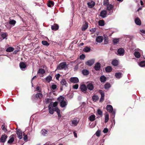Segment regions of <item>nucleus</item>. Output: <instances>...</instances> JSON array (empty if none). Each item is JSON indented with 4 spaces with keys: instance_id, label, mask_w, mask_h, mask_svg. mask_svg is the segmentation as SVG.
Wrapping results in <instances>:
<instances>
[{
    "instance_id": "1",
    "label": "nucleus",
    "mask_w": 145,
    "mask_h": 145,
    "mask_svg": "<svg viewBox=\"0 0 145 145\" xmlns=\"http://www.w3.org/2000/svg\"><path fill=\"white\" fill-rule=\"evenodd\" d=\"M58 100L60 103V106L61 107H65L67 105V102L65 99L64 97L60 96L58 98Z\"/></svg>"
},
{
    "instance_id": "2",
    "label": "nucleus",
    "mask_w": 145,
    "mask_h": 145,
    "mask_svg": "<svg viewBox=\"0 0 145 145\" xmlns=\"http://www.w3.org/2000/svg\"><path fill=\"white\" fill-rule=\"evenodd\" d=\"M58 104L57 102H55L54 103L51 102L50 103L49 106H48V110L49 113L52 114H53L54 111V107H56Z\"/></svg>"
},
{
    "instance_id": "3",
    "label": "nucleus",
    "mask_w": 145,
    "mask_h": 145,
    "mask_svg": "<svg viewBox=\"0 0 145 145\" xmlns=\"http://www.w3.org/2000/svg\"><path fill=\"white\" fill-rule=\"evenodd\" d=\"M67 67V65L65 62H63L60 63L57 67V70L66 69Z\"/></svg>"
},
{
    "instance_id": "4",
    "label": "nucleus",
    "mask_w": 145,
    "mask_h": 145,
    "mask_svg": "<svg viewBox=\"0 0 145 145\" xmlns=\"http://www.w3.org/2000/svg\"><path fill=\"white\" fill-rule=\"evenodd\" d=\"M86 86L87 89L89 90H93L94 88L93 82L91 81L88 82L87 83Z\"/></svg>"
},
{
    "instance_id": "5",
    "label": "nucleus",
    "mask_w": 145,
    "mask_h": 145,
    "mask_svg": "<svg viewBox=\"0 0 145 145\" xmlns=\"http://www.w3.org/2000/svg\"><path fill=\"white\" fill-rule=\"evenodd\" d=\"M142 51L138 48L135 49L134 53L135 57L137 58H139L140 57V53Z\"/></svg>"
},
{
    "instance_id": "6",
    "label": "nucleus",
    "mask_w": 145,
    "mask_h": 145,
    "mask_svg": "<svg viewBox=\"0 0 145 145\" xmlns=\"http://www.w3.org/2000/svg\"><path fill=\"white\" fill-rule=\"evenodd\" d=\"M106 7V9L107 10L110 11L108 13V14L110 15L113 12L112 9L114 7V6L112 4H109Z\"/></svg>"
},
{
    "instance_id": "7",
    "label": "nucleus",
    "mask_w": 145,
    "mask_h": 145,
    "mask_svg": "<svg viewBox=\"0 0 145 145\" xmlns=\"http://www.w3.org/2000/svg\"><path fill=\"white\" fill-rule=\"evenodd\" d=\"M16 133L17 135L18 138L20 139H21L22 138V133L21 130L18 129L16 130Z\"/></svg>"
},
{
    "instance_id": "8",
    "label": "nucleus",
    "mask_w": 145,
    "mask_h": 145,
    "mask_svg": "<svg viewBox=\"0 0 145 145\" xmlns=\"http://www.w3.org/2000/svg\"><path fill=\"white\" fill-rule=\"evenodd\" d=\"M70 81L72 83L76 84L79 82V79L76 77H71L70 79Z\"/></svg>"
},
{
    "instance_id": "9",
    "label": "nucleus",
    "mask_w": 145,
    "mask_h": 145,
    "mask_svg": "<svg viewBox=\"0 0 145 145\" xmlns=\"http://www.w3.org/2000/svg\"><path fill=\"white\" fill-rule=\"evenodd\" d=\"M14 135H12L9 137V139L7 141L8 144H12L14 141Z\"/></svg>"
},
{
    "instance_id": "10",
    "label": "nucleus",
    "mask_w": 145,
    "mask_h": 145,
    "mask_svg": "<svg viewBox=\"0 0 145 145\" xmlns=\"http://www.w3.org/2000/svg\"><path fill=\"white\" fill-rule=\"evenodd\" d=\"M45 73V70L43 69H40L38 72V73L40 77L43 76V74Z\"/></svg>"
},
{
    "instance_id": "11",
    "label": "nucleus",
    "mask_w": 145,
    "mask_h": 145,
    "mask_svg": "<svg viewBox=\"0 0 145 145\" xmlns=\"http://www.w3.org/2000/svg\"><path fill=\"white\" fill-rule=\"evenodd\" d=\"M7 136L6 135H2L0 139V142H4L6 140Z\"/></svg>"
},
{
    "instance_id": "12",
    "label": "nucleus",
    "mask_w": 145,
    "mask_h": 145,
    "mask_svg": "<svg viewBox=\"0 0 145 145\" xmlns=\"http://www.w3.org/2000/svg\"><path fill=\"white\" fill-rule=\"evenodd\" d=\"M107 12L106 10H103L101 11L100 14V16L103 18H105L106 17Z\"/></svg>"
},
{
    "instance_id": "13",
    "label": "nucleus",
    "mask_w": 145,
    "mask_h": 145,
    "mask_svg": "<svg viewBox=\"0 0 145 145\" xmlns=\"http://www.w3.org/2000/svg\"><path fill=\"white\" fill-rule=\"evenodd\" d=\"M106 109L107 111L110 113H112L113 110L112 106L110 105H108L107 106Z\"/></svg>"
},
{
    "instance_id": "14",
    "label": "nucleus",
    "mask_w": 145,
    "mask_h": 145,
    "mask_svg": "<svg viewBox=\"0 0 145 145\" xmlns=\"http://www.w3.org/2000/svg\"><path fill=\"white\" fill-rule=\"evenodd\" d=\"M20 67L21 69L23 71L25 70V69L26 67V65L24 62L20 63Z\"/></svg>"
},
{
    "instance_id": "15",
    "label": "nucleus",
    "mask_w": 145,
    "mask_h": 145,
    "mask_svg": "<svg viewBox=\"0 0 145 145\" xmlns=\"http://www.w3.org/2000/svg\"><path fill=\"white\" fill-rule=\"evenodd\" d=\"M80 88L81 90L83 92H86L87 90V86L84 84L81 85Z\"/></svg>"
},
{
    "instance_id": "16",
    "label": "nucleus",
    "mask_w": 145,
    "mask_h": 145,
    "mask_svg": "<svg viewBox=\"0 0 145 145\" xmlns=\"http://www.w3.org/2000/svg\"><path fill=\"white\" fill-rule=\"evenodd\" d=\"M103 37L101 36H98L96 38V41L99 43H100L102 42L103 40Z\"/></svg>"
},
{
    "instance_id": "17",
    "label": "nucleus",
    "mask_w": 145,
    "mask_h": 145,
    "mask_svg": "<svg viewBox=\"0 0 145 145\" xmlns=\"http://www.w3.org/2000/svg\"><path fill=\"white\" fill-rule=\"evenodd\" d=\"M101 68V65L100 63H96L94 66V69L96 71H98Z\"/></svg>"
},
{
    "instance_id": "18",
    "label": "nucleus",
    "mask_w": 145,
    "mask_h": 145,
    "mask_svg": "<svg viewBox=\"0 0 145 145\" xmlns=\"http://www.w3.org/2000/svg\"><path fill=\"white\" fill-rule=\"evenodd\" d=\"M88 7L90 8H92L95 5V3L93 1H91L87 3Z\"/></svg>"
},
{
    "instance_id": "19",
    "label": "nucleus",
    "mask_w": 145,
    "mask_h": 145,
    "mask_svg": "<svg viewBox=\"0 0 145 145\" xmlns=\"http://www.w3.org/2000/svg\"><path fill=\"white\" fill-rule=\"evenodd\" d=\"M79 120H77L75 119L72 121V125H71L72 126H76L78 123Z\"/></svg>"
},
{
    "instance_id": "20",
    "label": "nucleus",
    "mask_w": 145,
    "mask_h": 145,
    "mask_svg": "<svg viewBox=\"0 0 145 145\" xmlns=\"http://www.w3.org/2000/svg\"><path fill=\"white\" fill-rule=\"evenodd\" d=\"M118 54L120 55H123L124 53V50L123 49L120 48L118 49Z\"/></svg>"
},
{
    "instance_id": "21",
    "label": "nucleus",
    "mask_w": 145,
    "mask_h": 145,
    "mask_svg": "<svg viewBox=\"0 0 145 145\" xmlns=\"http://www.w3.org/2000/svg\"><path fill=\"white\" fill-rule=\"evenodd\" d=\"M135 24L139 25H140L141 24V21L140 19L138 18H137L135 20Z\"/></svg>"
},
{
    "instance_id": "22",
    "label": "nucleus",
    "mask_w": 145,
    "mask_h": 145,
    "mask_svg": "<svg viewBox=\"0 0 145 145\" xmlns=\"http://www.w3.org/2000/svg\"><path fill=\"white\" fill-rule=\"evenodd\" d=\"M94 60L91 59L88 60L86 62V64L87 65L89 66H91L94 63Z\"/></svg>"
},
{
    "instance_id": "23",
    "label": "nucleus",
    "mask_w": 145,
    "mask_h": 145,
    "mask_svg": "<svg viewBox=\"0 0 145 145\" xmlns=\"http://www.w3.org/2000/svg\"><path fill=\"white\" fill-rule=\"evenodd\" d=\"M95 116L94 114H93L90 115L88 118V119L89 120L91 121H94L95 120Z\"/></svg>"
},
{
    "instance_id": "24",
    "label": "nucleus",
    "mask_w": 145,
    "mask_h": 145,
    "mask_svg": "<svg viewBox=\"0 0 145 145\" xmlns=\"http://www.w3.org/2000/svg\"><path fill=\"white\" fill-rule=\"evenodd\" d=\"M42 97V94L41 93H37L35 96L34 97V98H36V99H38V98L39 99H41Z\"/></svg>"
},
{
    "instance_id": "25",
    "label": "nucleus",
    "mask_w": 145,
    "mask_h": 145,
    "mask_svg": "<svg viewBox=\"0 0 145 145\" xmlns=\"http://www.w3.org/2000/svg\"><path fill=\"white\" fill-rule=\"evenodd\" d=\"M88 24L86 22L85 24L82 27V29L83 31H84L86 30L88 27Z\"/></svg>"
},
{
    "instance_id": "26",
    "label": "nucleus",
    "mask_w": 145,
    "mask_h": 145,
    "mask_svg": "<svg viewBox=\"0 0 145 145\" xmlns=\"http://www.w3.org/2000/svg\"><path fill=\"white\" fill-rule=\"evenodd\" d=\"M48 132L45 129H42L41 131V133L44 136H46L48 134Z\"/></svg>"
},
{
    "instance_id": "27",
    "label": "nucleus",
    "mask_w": 145,
    "mask_h": 145,
    "mask_svg": "<svg viewBox=\"0 0 145 145\" xmlns=\"http://www.w3.org/2000/svg\"><path fill=\"white\" fill-rule=\"evenodd\" d=\"M105 70L106 72H109L112 71V69L111 67L108 66L106 67Z\"/></svg>"
},
{
    "instance_id": "28",
    "label": "nucleus",
    "mask_w": 145,
    "mask_h": 145,
    "mask_svg": "<svg viewBox=\"0 0 145 145\" xmlns=\"http://www.w3.org/2000/svg\"><path fill=\"white\" fill-rule=\"evenodd\" d=\"M115 76L118 79H120L122 76V73L120 72L116 73L115 74Z\"/></svg>"
},
{
    "instance_id": "29",
    "label": "nucleus",
    "mask_w": 145,
    "mask_h": 145,
    "mask_svg": "<svg viewBox=\"0 0 145 145\" xmlns=\"http://www.w3.org/2000/svg\"><path fill=\"white\" fill-rule=\"evenodd\" d=\"M1 36L2 38V39H7V33H2L1 34Z\"/></svg>"
},
{
    "instance_id": "30",
    "label": "nucleus",
    "mask_w": 145,
    "mask_h": 145,
    "mask_svg": "<svg viewBox=\"0 0 145 145\" xmlns=\"http://www.w3.org/2000/svg\"><path fill=\"white\" fill-rule=\"evenodd\" d=\"M112 64L114 66H117L118 65V61L117 60H114L112 61Z\"/></svg>"
},
{
    "instance_id": "31",
    "label": "nucleus",
    "mask_w": 145,
    "mask_h": 145,
    "mask_svg": "<svg viewBox=\"0 0 145 145\" xmlns=\"http://www.w3.org/2000/svg\"><path fill=\"white\" fill-rule=\"evenodd\" d=\"M61 84L62 85H64L67 86V82L65 79H63L61 82Z\"/></svg>"
},
{
    "instance_id": "32",
    "label": "nucleus",
    "mask_w": 145,
    "mask_h": 145,
    "mask_svg": "<svg viewBox=\"0 0 145 145\" xmlns=\"http://www.w3.org/2000/svg\"><path fill=\"white\" fill-rule=\"evenodd\" d=\"M100 80L102 82H104L106 80V78L104 76H102L100 78Z\"/></svg>"
},
{
    "instance_id": "33",
    "label": "nucleus",
    "mask_w": 145,
    "mask_h": 145,
    "mask_svg": "<svg viewBox=\"0 0 145 145\" xmlns=\"http://www.w3.org/2000/svg\"><path fill=\"white\" fill-rule=\"evenodd\" d=\"M59 28V26L58 25H53L51 26V28L52 30H56L58 29Z\"/></svg>"
},
{
    "instance_id": "34",
    "label": "nucleus",
    "mask_w": 145,
    "mask_h": 145,
    "mask_svg": "<svg viewBox=\"0 0 145 145\" xmlns=\"http://www.w3.org/2000/svg\"><path fill=\"white\" fill-rule=\"evenodd\" d=\"M52 77L51 76L49 75L45 79L47 82H49L52 80Z\"/></svg>"
},
{
    "instance_id": "35",
    "label": "nucleus",
    "mask_w": 145,
    "mask_h": 145,
    "mask_svg": "<svg viewBox=\"0 0 145 145\" xmlns=\"http://www.w3.org/2000/svg\"><path fill=\"white\" fill-rule=\"evenodd\" d=\"M14 48L12 47H10L7 48L6 50V51L7 52H11L14 51Z\"/></svg>"
},
{
    "instance_id": "36",
    "label": "nucleus",
    "mask_w": 145,
    "mask_h": 145,
    "mask_svg": "<svg viewBox=\"0 0 145 145\" xmlns=\"http://www.w3.org/2000/svg\"><path fill=\"white\" fill-rule=\"evenodd\" d=\"M54 5V2L52 1H49L48 6L49 7H51Z\"/></svg>"
},
{
    "instance_id": "37",
    "label": "nucleus",
    "mask_w": 145,
    "mask_h": 145,
    "mask_svg": "<svg viewBox=\"0 0 145 145\" xmlns=\"http://www.w3.org/2000/svg\"><path fill=\"white\" fill-rule=\"evenodd\" d=\"M138 65L139 66L141 67H145V61H141L138 63Z\"/></svg>"
},
{
    "instance_id": "38",
    "label": "nucleus",
    "mask_w": 145,
    "mask_h": 145,
    "mask_svg": "<svg viewBox=\"0 0 145 145\" xmlns=\"http://www.w3.org/2000/svg\"><path fill=\"white\" fill-rule=\"evenodd\" d=\"M91 50L90 48L88 46L85 47L83 50V51L86 52H88L90 51Z\"/></svg>"
},
{
    "instance_id": "39",
    "label": "nucleus",
    "mask_w": 145,
    "mask_h": 145,
    "mask_svg": "<svg viewBox=\"0 0 145 145\" xmlns=\"http://www.w3.org/2000/svg\"><path fill=\"white\" fill-rule=\"evenodd\" d=\"M99 25L101 26H103L105 25L104 21L103 20H100L98 22Z\"/></svg>"
},
{
    "instance_id": "40",
    "label": "nucleus",
    "mask_w": 145,
    "mask_h": 145,
    "mask_svg": "<svg viewBox=\"0 0 145 145\" xmlns=\"http://www.w3.org/2000/svg\"><path fill=\"white\" fill-rule=\"evenodd\" d=\"M16 23V21L13 20H10L9 22V24L13 26Z\"/></svg>"
},
{
    "instance_id": "41",
    "label": "nucleus",
    "mask_w": 145,
    "mask_h": 145,
    "mask_svg": "<svg viewBox=\"0 0 145 145\" xmlns=\"http://www.w3.org/2000/svg\"><path fill=\"white\" fill-rule=\"evenodd\" d=\"M109 0H104L103 2V5L106 6L108 5L109 4Z\"/></svg>"
},
{
    "instance_id": "42",
    "label": "nucleus",
    "mask_w": 145,
    "mask_h": 145,
    "mask_svg": "<svg viewBox=\"0 0 145 145\" xmlns=\"http://www.w3.org/2000/svg\"><path fill=\"white\" fill-rule=\"evenodd\" d=\"M110 87V84L108 83H106L105 85V88L106 89H108Z\"/></svg>"
},
{
    "instance_id": "43",
    "label": "nucleus",
    "mask_w": 145,
    "mask_h": 145,
    "mask_svg": "<svg viewBox=\"0 0 145 145\" xmlns=\"http://www.w3.org/2000/svg\"><path fill=\"white\" fill-rule=\"evenodd\" d=\"M109 120V115L108 114H106L105 116V122H107Z\"/></svg>"
},
{
    "instance_id": "44",
    "label": "nucleus",
    "mask_w": 145,
    "mask_h": 145,
    "mask_svg": "<svg viewBox=\"0 0 145 145\" xmlns=\"http://www.w3.org/2000/svg\"><path fill=\"white\" fill-rule=\"evenodd\" d=\"M92 99L94 101H97L99 99V97L97 96L94 95L92 97Z\"/></svg>"
},
{
    "instance_id": "45",
    "label": "nucleus",
    "mask_w": 145,
    "mask_h": 145,
    "mask_svg": "<svg viewBox=\"0 0 145 145\" xmlns=\"http://www.w3.org/2000/svg\"><path fill=\"white\" fill-rule=\"evenodd\" d=\"M82 73L84 75H87L89 74V71L86 69H84L82 71Z\"/></svg>"
},
{
    "instance_id": "46",
    "label": "nucleus",
    "mask_w": 145,
    "mask_h": 145,
    "mask_svg": "<svg viewBox=\"0 0 145 145\" xmlns=\"http://www.w3.org/2000/svg\"><path fill=\"white\" fill-rule=\"evenodd\" d=\"M119 41V39H115L113 40V41L114 44H117Z\"/></svg>"
},
{
    "instance_id": "47",
    "label": "nucleus",
    "mask_w": 145,
    "mask_h": 145,
    "mask_svg": "<svg viewBox=\"0 0 145 145\" xmlns=\"http://www.w3.org/2000/svg\"><path fill=\"white\" fill-rule=\"evenodd\" d=\"M1 128L2 129V130L4 131L5 133H6L7 132V130L4 125H2L1 126Z\"/></svg>"
},
{
    "instance_id": "48",
    "label": "nucleus",
    "mask_w": 145,
    "mask_h": 145,
    "mask_svg": "<svg viewBox=\"0 0 145 145\" xmlns=\"http://www.w3.org/2000/svg\"><path fill=\"white\" fill-rule=\"evenodd\" d=\"M42 43L43 45L47 46L49 45V44L47 41L45 40L42 41Z\"/></svg>"
},
{
    "instance_id": "49",
    "label": "nucleus",
    "mask_w": 145,
    "mask_h": 145,
    "mask_svg": "<svg viewBox=\"0 0 145 145\" xmlns=\"http://www.w3.org/2000/svg\"><path fill=\"white\" fill-rule=\"evenodd\" d=\"M97 113L100 115L102 116L103 115L102 111L100 109H98L97 110Z\"/></svg>"
},
{
    "instance_id": "50",
    "label": "nucleus",
    "mask_w": 145,
    "mask_h": 145,
    "mask_svg": "<svg viewBox=\"0 0 145 145\" xmlns=\"http://www.w3.org/2000/svg\"><path fill=\"white\" fill-rule=\"evenodd\" d=\"M101 131L99 130H98L95 133L96 135L98 137H99L100 135Z\"/></svg>"
},
{
    "instance_id": "51",
    "label": "nucleus",
    "mask_w": 145,
    "mask_h": 145,
    "mask_svg": "<svg viewBox=\"0 0 145 145\" xmlns=\"http://www.w3.org/2000/svg\"><path fill=\"white\" fill-rule=\"evenodd\" d=\"M51 101V99L50 98H46L45 99L44 102L45 103L47 104L50 102Z\"/></svg>"
},
{
    "instance_id": "52",
    "label": "nucleus",
    "mask_w": 145,
    "mask_h": 145,
    "mask_svg": "<svg viewBox=\"0 0 145 145\" xmlns=\"http://www.w3.org/2000/svg\"><path fill=\"white\" fill-rule=\"evenodd\" d=\"M54 110L55 111H56L57 112V113L60 112V110L57 107V106L56 107H54Z\"/></svg>"
},
{
    "instance_id": "53",
    "label": "nucleus",
    "mask_w": 145,
    "mask_h": 145,
    "mask_svg": "<svg viewBox=\"0 0 145 145\" xmlns=\"http://www.w3.org/2000/svg\"><path fill=\"white\" fill-rule=\"evenodd\" d=\"M99 92L100 93L101 96L105 97V94L104 92L103 91L101 90H99Z\"/></svg>"
},
{
    "instance_id": "54",
    "label": "nucleus",
    "mask_w": 145,
    "mask_h": 145,
    "mask_svg": "<svg viewBox=\"0 0 145 145\" xmlns=\"http://www.w3.org/2000/svg\"><path fill=\"white\" fill-rule=\"evenodd\" d=\"M51 88L52 89L54 90L56 89L57 86L55 84L52 85L51 86Z\"/></svg>"
},
{
    "instance_id": "55",
    "label": "nucleus",
    "mask_w": 145,
    "mask_h": 145,
    "mask_svg": "<svg viewBox=\"0 0 145 145\" xmlns=\"http://www.w3.org/2000/svg\"><path fill=\"white\" fill-rule=\"evenodd\" d=\"M108 130L107 128H105L103 131V132L104 133H107L108 131Z\"/></svg>"
},
{
    "instance_id": "56",
    "label": "nucleus",
    "mask_w": 145,
    "mask_h": 145,
    "mask_svg": "<svg viewBox=\"0 0 145 145\" xmlns=\"http://www.w3.org/2000/svg\"><path fill=\"white\" fill-rule=\"evenodd\" d=\"M80 57L81 59H84L85 57V56L84 54H82L80 56Z\"/></svg>"
},
{
    "instance_id": "57",
    "label": "nucleus",
    "mask_w": 145,
    "mask_h": 145,
    "mask_svg": "<svg viewBox=\"0 0 145 145\" xmlns=\"http://www.w3.org/2000/svg\"><path fill=\"white\" fill-rule=\"evenodd\" d=\"M78 87V84H76L73 85V88L74 89H77Z\"/></svg>"
},
{
    "instance_id": "58",
    "label": "nucleus",
    "mask_w": 145,
    "mask_h": 145,
    "mask_svg": "<svg viewBox=\"0 0 145 145\" xmlns=\"http://www.w3.org/2000/svg\"><path fill=\"white\" fill-rule=\"evenodd\" d=\"M24 140L25 141H27V135H24Z\"/></svg>"
},
{
    "instance_id": "59",
    "label": "nucleus",
    "mask_w": 145,
    "mask_h": 145,
    "mask_svg": "<svg viewBox=\"0 0 145 145\" xmlns=\"http://www.w3.org/2000/svg\"><path fill=\"white\" fill-rule=\"evenodd\" d=\"M60 76V75L59 73L57 74L56 75V79L57 80H59V78Z\"/></svg>"
},
{
    "instance_id": "60",
    "label": "nucleus",
    "mask_w": 145,
    "mask_h": 145,
    "mask_svg": "<svg viewBox=\"0 0 145 145\" xmlns=\"http://www.w3.org/2000/svg\"><path fill=\"white\" fill-rule=\"evenodd\" d=\"M96 30V29L95 28H92L90 30V31L93 33H94L95 31Z\"/></svg>"
},
{
    "instance_id": "61",
    "label": "nucleus",
    "mask_w": 145,
    "mask_h": 145,
    "mask_svg": "<svg viewBox=\"0 0 145 145\" xmlns=\"http://www.w3.org/2000/svg\"><path fill=\"white\" fill-rule=\"evenodd\" d=\"M104 97L101 96L100 100V102H103V101L104 100Z\"/></svg>"
},
{
    "instance_id": "62",
    "label": "nucleus",
    "mask_w": 145,
    "mask_h": 145,
    "mask_svg": "<svg viewBox=\"0 0 145 145\" xmlns=\"http://www.w3.org/2000/svg\"><path fill=\"white\" fill-rule=\"evenodd\" d=\"M113 112V113H112V117L113 118H114V117H115V113H116V112H115V111H112Z\"/></svg>"
},
{
    "instance_id": "63",
    "label": "nucleus",
    "mask_w": 145,
    "mask_h": 145,
    "mask_svg": "<svg viewBox=\"0 0 145 145\" xmlns=\"http://www.w3.org/2000/svg\"><path fill=\"white\" fill-rule=\"evenodd\" d=\"M140 31L141 32V33L144 34H145V30L144 29H141L140 30Z\"/></svg>"
},
{
    "instance_id": "64",
    "label": "nucleus",
    "mask_w": 145,
    "mask_h": 145,
    "mask_svg": "<svg viewBox=\"0 0 145 145\" xmlns=\"http://www.w3.org/2000/svg\"><path fill=\"white\" fill-rule=\"evenodd\" d=\"M73 134H74V137L76 138H77V135L76 133L75 132H74H74Z\"/></svg>"
}]
</instances>
